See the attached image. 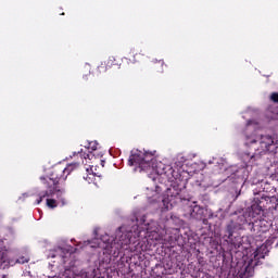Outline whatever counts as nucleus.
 <instances>
[{"mask_svg":"<svg viewBox=\"0 0 278 278\" xmlns=\"http://www.w3.org/2000/svg\"><path fill=\"white\" fill-rule=\"evenodd\" d=\"M79 168V163H71L66 167H54L47 177H41V181L46 188L45 191H40L36 204L40 205L45 197H54L55 194H62V189H60V181L66 179L64 174L71 175L73 170Z\"/></svg>","mask_w":278,"mask_h":278,"instance_id":"1","label":"nucleus"},{"mask_svg":"<svg viewBox=\"0 0 278 278\" xmlns=\"http://www.w3.org/2000/svg\"><path fill=\"white\" fill-rule=\"evenodd\" d=\"M129 244H131V233L124 232L119 236L118 240L115 239L110 243H105L103 255H106V258H103L104 262H112L117 257H125V251H129Z\"/></svg>","mask_w":278,"mask_h":278,"instance_id":"2","label":"nucleus"},{"mask_svg":"<svg viewBox=\"0 0 278 278\" xmlns=\"http://www.w3.org/2000/svg\"><path fill=\"white\" fill-rule=\"evenodd\" d=\"M153 152L136 150L131 152L128 165L136 166L139 173H151V170H153V166L151 165V162H153Z\"/></svg>","mask_w":278,"mask_h":278,"instance_id":"3","label":"nucleus"},{"mask_svg":"<svg viewBox=\"0 0 278 278\" xmlns=\"http://www.w3.org/2000/svg\"><path fill=\"white\" fill-rule=\"evenodd\" d=\"M248 229H250L252 238H254L256 242H264V240H266V233H268V225H266V220L257 219L250 222L248 224Z\"/></svg>","mask_w":278,"mask_h":278,"instance_id":"4","label":"nucleus"},{"mask_svg":"<svg viewBox=\"0 0 278 278\" xmlns=\"http://www.w3.org/2000/svg\"><path fill=\"white\" fill-rule=\"evenodd\" d=\"M260 144V148H254L256 155H264L270 151V148L275 144V139L270 135H261L257 139H253L247 142L248 147H253V144Z\"/></svg>","mask_w":278,"mask_h":278,"instance_id":"5","label":"nucleus"},{"mask_svg":"<svg viewBox=\"0 0 278 278\" xmlns=\"http://www.w3.org/2000/svg\"><path fill=\"white\" fill-rule=\"evenodd\" d=\"M186 190V185H181L179 182H174L167 188L165 192V198L163 199V203H173L174 199H181V191Z\"/></svg>","mask_w":278,"mask_h":278,"instance_id":"6","label":"nucleus"},{"mask_svg":"<svg viewBox=\"0 0 278 278\" xmlns=\"http://www.w3.org/2000/svg\"><path fill=\"white\" fill-rule=\"evenodd\" d=\"M264 201H270V197L263 195L261 199H255V203L251 205L252 216H260V214L264 212V208L262 207V203H264Z\"/></svg>","mask_w":278,"mask_h":278,"instance_id":"7","label":"nucleus"},{"mask_svg":"<svg viewBox=\"0 0 278 278\" xmlns=\"http://www.w3.org/2000/svg\"><path fill=\"white\" fill-rule=\"evenodd\" d=\"M114 62H116V59L114 56H110L109 60L106 61V63H101L98 66V71L100 73H105V71H108V68H111V66H114Z\"/></svg>","mask_w":278,"mask_h":278,"instance_id":"8","label":"nucleus"},{"mask_svg":"<svg viewBox=\"0 0 278 278\" xmlns=\"http://www.w3.org/2000/svg\"><path fill=\"white\" fill-rule=\"evenodd\" d=\"M10 261H8V254L0 251V269L5 270V268H10Z\"/></svg>","mask_w":278,"mask_h":278,"instance_id":"9","label":"nucleus"},{"mask_svg":"<svg viewBox=\"0 0 278 278\" xmlns=\"http://www.w3.org/2000/svg\"><path fill=\"white\" fill-rule=\"evenodd\" d=\"M53 197H56V199H60V197H62V190L61 193H54ZM53 197H45L43 199H47V205L51 208L54 210V207H58V201H55V199H53Z\"/></svg>","mask_w":278,"mask_h":278,"instance_id":"10","label":"nucleus"},{"mask_svg":"<svg viewBox=\"0 0 278 278\" xmlns=\"http://www.w3.org/2000/svg\"><path fill=\"white\" fill-rule=\"evenodd\" d=\"M201 214H203V208L200 205H194L191 208L192 218H201Z\"/></svg>","mask_w":278,"mask_h":278,"instance_id":"11","label":"nucleus"},{"mask_svg":"<svg viewBox=\"0 0 278 278\" xmlns=\"http://www.w3.org/2000/svg\"><path fill=\"white\" fill-rule=\"evenodd\" d=\"M76 155H79L80 160H90V157H92V152L86 153L84 150H80Z\"/></svg>","mask_w":278,"mask_h":278,"instance_id":"12","label":"nucleus"},{"mask_svg":"<svg viewBox=\"0 0 278 278\" xmlns=\"http://www.w3.org/2000/svg\"><path fill=\"white\" fill-rule=\"evenodd\" d=\"M98 147H99V143H98L97 141H90V142L88 143L87 149H88L89 151H97Z\"/></svg>","mask_w":278,"mask_h":278,"instance_id":"13","label":"nucleus"},{"mask_svg":"<svg viewBox=\"0 0 278 278\" xmlns=\"http://www.w3.org/2000/svg\"><path fill=\"white\" fill-rule=\"evenodd\" d=\"M27 263H29L28 256H20L15 262V264H27Z\"/></svg>","mask_w":278,"mask_h":278,"instance_id":"14","label":"nucleus"},{"mask_svg":"<svg viewBox=\"0 0 278 278\" xmlns=\"http://www.w3.org/2000/svg\"><path fill=\"white\" fill-rule=\"evenodd\" d=\"M269 99L273 101V103H278V92H273Z\"/></svg>","mask_w":278,"mask_h":278,"instance_id":"15","label":"nucleus"},{"mask_svg":"<svg viewBox=\"0 0 278 278\" xmlns=\"http://www.w3.org/2000/svg\"><path fill=\"white\" fill-rule=\"evenodd\" d=\"M226 231L228 233V238H231V236H233V228L231 226H227Z\"/></svg>","mask_w":278,"mask_h":278,"instance_id":"16","label":"nucleus"},{"mask_svg":"<svg viewBox=\"0 0 278 278\" xmlns=\"http://www.w3.org/2000/svg\"><path fill=\"white\" fill-rule=\"evenodd\" d=\"M138 55H140V54H139V53L134 54V60H132V62H138V59H136V56H138Z\"/></svg>","mask_w":278,"mask_h":278,"instance_id":"17","label":"nucleus"},{"mask_svg":"<svg viewBox=\"0 0 278 278\" xmlns=\"http://www.w3.org/2000/svg\"><path fill=\"white\" fill-rule=\"evenodd\" d=\"M239 218H240V220H243V223L247 222V219L244 218V216H240Z\"/></svg>","mask_w":278,"mask_h":278,"instance_id":"18","label":"nucleus"},{"mask_svg":"<svg viewBox=\"0 0 278 278\" xmlns=\"http://www.w3.org/2000/svg\"><path fill=\"white\" fill-rule=\"evenodd\" d=\"M159 64L161 65V66H164V61H159Z\"/></svg>","mask_w":278,"mask_h":278,"instance_id":"19","label":"nucleus"},{"mask_svg":"<svg viewBox=\"0 0 278 278\" xmlns=\"http://www.w3.org/2000/svg\"><path fill=\"white\" fill-rule=\"evenodd\" d=\"M1 278H8V275H2V277Z\"/></svg>","mask_w":278,"mask_h":278,"instance_id":"20","label":"nucleus"},{"mask_svg":"<svg viewBox=\"0 0 278 278\" xmlns=\"http://www.w3.org/2000/svg\"><path fill=\"white\" fill-rule=\"evenodd\" d=\"M85 180H86V181H90V180H88V178H85Z\"/></svg>","mask_w":278,"mask_h":278,"instance_id":"21","label":"nucleus"}]
</instances>
